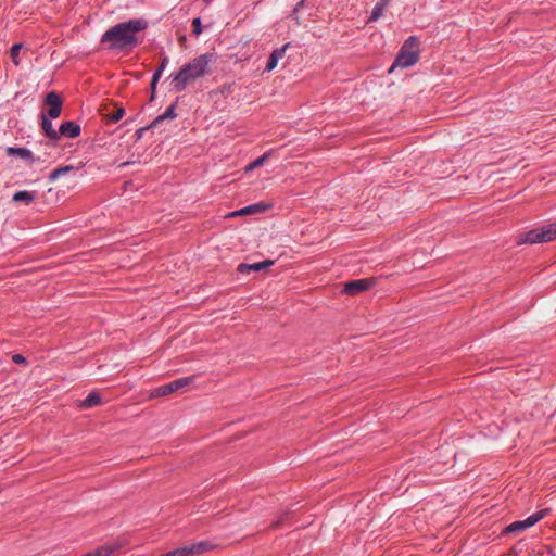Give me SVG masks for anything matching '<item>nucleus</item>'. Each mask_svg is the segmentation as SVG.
Wrapping results in <instances>:
<instances>
[{
    "instance_id": "1",
    "label": "nucleus",
    "mask_w": 556,
    "mask_h": 556,
    "mask_svg": "<svg viewBox=\"0 0 556 556\" xmlns=\"http://www.w3.org/2000/svg\"><path fill=\"white\" fill-rule=\"evenodd\" d=\"M144 28L146 24L139 20L121 23L105 31L102 42L110 49L132 48L138 43L136 35Z\"/></svg>"
},
{
    "instance_id": "2",
    "label": "nucleus",
    "mask_w": 556,
    "mask_h": 556,
    "mask_svg": "<svg viewBox=\"0 0 556 556\" xmlns=\"http://www.w3.org/2000/svg\"><path fill=\"white\" fill-rule=\"evenodd\" d=\"M210 63L211 55L202 54L186 64L172 81L175 89L182 90L190 81L206 75L208 73Z\"/></svg>"
},
{
    "instance_id": "3",
    "label": "nucleus",
    "mask_w": 556,
    "mask_h": 556,
    "mask_svg": "<svg viewBox=\"0 0 556 556\" xmlns=\"http://www.w3.org/2000/svg\"><path fill=\"white\" fill-rule=\"evenodd\" d=\"M421 54L420 41L417 37L407 38L401 46L393 64L388 70L389 74H392L396 68H409L415 66Z\"/></svg>"
},
{
    "instance_id": "4",
    "label": "nucleus",
    "mask_w": 556,
    "mask_h": 556,
    "mask_svg": "<svg viewBox=\"0 0 556 556\" xmlns=\"http://www.w3.org/2000/svg\"><path fill=\"white\" fill-rule=\"evenodd\" d=\"M556 240V220L535 227L526 232H521L516 237V244L521 245H533L549 243Z\"/></svg>"
},
{
    "instance_id": "5",
    "label": "nucleus",
    "mask_w": 556,
    "mask_h": 556,
    "mask_svg": "<svg viewBox=\"0 0 556 556\" xmlns=\"http://www.w3.org/2000/svg\"><path fill=\"white\" fill-rule=\"evenodd\" d=\"M192 380L193 379L191 377H185L172 381L169 383L160 386L150 391L149 399L155 400L170 396L172 394L188 388L191 384Z\"/></svg>"
},
{
    "instance_id": "6",
    "label": "nucleus",
    "mask_w": 556,
    "mask_h": 556,
    "mask_svg": "<svg viewBox=\"0 0 556 556\" xmlns=\"http://www.w3.org/2000/svg\"><path fill=\"white\" fill-rule=\"evenodd\" d=\"M547 511H548V509H542V510L529 516L525 520L513 522L511 525H509L505 528L504 532L511 533V532L523 531V530L534 526L541 519H543L547 515Z\"/></svg>"
},
{
    "instance_id": "7",
    "label": "nucleus",
    "mask_w": 556,
    "mask_h": 556,
    "mask_svg": "<svg viewBox=\"0 0 556 556\" xmlns=\"http://www.w3.org/2000/svg\"><path fill=\"white\" fill-rule=\"evenodd\" d=\"M273 207L271 203H265L260 202L255 203L249 206H245L243 208H240L238 211H233L225 216V218H233V217H241L247 215H254V214H261L269 211Z\"/></svg>"
},
{
    "instance_id": "8",
    "label": "nucleus",
    "mask_w": 556,
    "mask_h": 556,
    "mask_svg": "<svg viewBox=\"0 0 556 556\" xmlns=\"http://www.w3.org/2000/svg\"><path fill=\"white\" fill-rule=\"evenodd\" d=\"M374 282L368 279H361L345 283L343 292L348 295L354 296L364 291L369 290Z\"/></svg>"
},
{
    "instance_id": "9",
    "label": "nucleus",
    "mask_w": 556,
    "mask_h": 556,
    "mask_svg": "<svg viewBox=\"0 0 556 556\" xmlns=\"http://www.w3.org/2000/svg\"><path fill=\"white\" fill-rule=\"evenodd\" d=\"M46 104L49 106L48 114L52 118H56L61 114L62 100L55 92H50L46 97Z\"/></svg>"
},
{
    "instance_id": "10",
    "label": "nucleus",
    "mask_w": 556,
    "mask_h": 556,
    "mask_svg": "<svg viewBox=\"0 0 556 556\" xmlns=\"http://www.w3.org/2000/svg\"><path fill=\"white\" fill-rule=\"evenodd\" d=\"M121 547L122 544L119 543L104 544L89 553L84 554V556H112Z\"/></svg>"
},
{
    "instance_id": "11",
    "label": "nucleus",
    "mask_w": 556,
    "mask_h": 556,
    "mask_svg": "<svg viewBox=\"0 0 556 556\" xmlns=\"http://www.w3.org/2000/svg\"><path fill=\"white\" fill-rule=\"evenodd\" d=\"M60 134L68 138H76L80 134V127L73 122H66L61 125Z\"/></svg>"
},
{
    "instance_id": "12",
    "label": "nucleus",
    "mask_w": 556,
    "mask_h": 556,
    "mask_svg": "<svg viewBox=\"0 0 556 556\" xmlns=\"http://www.w3.org/2000/svg\"><path fill=\"white\" fill-rule=\"evenodd\" d=\"M288 46L282 47L281 49L274 50L269 56V61L267 63L266 70L271 72L277 67L279 59H281L287 50Z\"/></svg>"
},
{
    "instance_id": "13",
    "label": "nucleus",
    "mask_w": 556,
    "mask_h": 556,
    "mask_svg": "<svg viewBox=\"0 0 556 556\" xmlns=\"http://www.w3.org/2000/svg\"><path fill=\"white\" fill-rule=\"evenodd\" d=\"M8 154L9 155H15L20 159H23V160H26V161H31L33 160V154L29 150L27 149H24V148H9L7 150Z\"/></svg>"
},
{
    "instance_id": "14",
    "label": "nucleus",
    "mask_w": 556,
    "mask_h": 556,
    "mask_svg": "<svg viewBox=\"0 0 556 556\" xmlns=\"http://www.w3.org/2000/svg\"><path fill=\"white\" fill-rule=\"evenodd\" d=\"M101 403V397L97 393H90L85 400H83L79 404L80 408H91Z\"/></svg>"
},
{
    "instance_id": "15",
    "label": "nucleus",
    "mask_w": 556,
    "mask_h": 556,
    "mask_svg": "<svg viewBox=\"0 0 556 556\" xmlns=\"http://www.w3.org/2000/svg\"><path fill=\"white\" fill-rule=\"evenodd\" d=\"M75 167L73 165H66V166H61V167H58L55 169H53L50 174H49V180L54 182L56 181L61 176L67 174L68 172L73 170Z\"/></svg>"
},
{
    "instance_id": "16",
    "label": "nucleus",
    "mask_w": 556,
    "mask_h": 556,
    "mask_svg": "<svg viewBox=\"0 0 556 556\" xmlns=\"http://www.w3.org/2000/svg\"><path fill=\"white\" fill-rule=\"evenodd\" d=\"M35 197L29 191H18L13 195V201L24 202L26 205L34 201Z\"/></svg>"
},
{
    "instance_id": "17",
    "label": "nucleus",
    "mask_w": 556,
    "mask_h": 556,
    "mask_svg": "<svg viewBox=\"0 0 556 556\" xmlns=\"http://www.w3.org/2000/svg\"><path fill=\"white\" fill-rule=\"evenodd\" d=\"M42 128L48 137L51 139H58L59 134L53 129L52 123L48 121L46 117L42 119Z\"/></svg>"
},
{
    "instance_id": "18",
    "label": "nucleus",
    "mask_w": 556,
    "mask_h": 556,
    "mask_svg": "<svg viewBox=\"0 0 556 556\" xmlns=\"http://www.w3.org/2000/svg\"><path fill=\"white\" fill-rule=\"evenodd\" d=\"M176 114L174 112V106H170L166 110V112L160 116H157L153 123L151 124V127H154L156 126L157 124H160L162 121L166 119V118H169V119H173L175 118Z\"/></svg>"
},
{
    "instance_id": "19",
    "label": "nucleus",
    "mask_w": 556,
    "mask_h": 556,
    "mask_svg": "<svg viewBox=\"0 0 556 556\" xmlns=\"http://www.w3.org/2000/svg\"><path fill=\"white\" fill-rule=\"evenodd\" d=\"M22 49L21 43H16L11 48L10 55L15 66L20 65V51Z\"/></svg>"
},
{
    "instance_id": "20",
    "label": "nucleus",
    "mask_w": 556,
    "mask_h": 556,
    "mask_svg": "<svg viewBox=\"0 0 556 556\" xmlns=\"http://www.w3.org/2000/svg\"><path fill=\"white\" fill-rule=\"evenodd\" d=\"M273 265V261H265L255 264H250L251 270H261Z\"/></svg>"
},
{
    "instance_id": "21",
    "label": "nucleus",
    "mask_w": 556,
    "mask_h": 556,
    "mask_svg": "<svg viewBox=\"0 0 556 556\" xmlns=\"http://www.w3.org/2000/svg\"><path fill=\"white\" fill-rule=\"evenodd\" d=\"M192 26H193V34L197 36L200 35L202 31L200 18H194L192 22Z\"/></svg>"
},
{
    "instance_id": "22",
    "label": "nucleus",
    "mask_w": 556,
    "mask_h": 556,
    "mask_svg": "<svg viewBox=\"0 0 556 556\" xmlns=\"http://www.w3.org/2000/svg\"><path fill=\"white\" fill-rule=\"evenodd\" d=\"M160 75H161V70H159V71L155 73V75H154V77H153V80H152V83H151V89H152V96H151V99H153L154 91H155V87H156V83H157V80H159V78H160Z\"/></svg>"
},
{
    "instance_id": "23",
    "label": "nucleus",
    "mask_w": 556,
    "mask_h": 556,
    "mask_svg": "<svg viewBox=\"0 0 556 556\" xmlns=\"http://www.w3.org/2000/svg\"><path fill=\"white\" fill-rule=\"evenodd\" d=\"M238 273L248 274L251 270L250 264H240L237 267Z\"/></svg>"
},
{
    "instance_id": "24",
    "label": "nucleus",
    "mask_w": 556,
    "mask_h": 556,
    "mask_svg": "<svg viewBox=\"0 0 556 556\" xmlns=\"http://www.w3.org/2000/svg\"><path fill=\"white\" fill-rule=\"evenodd\" d=\"M124 115V110L122 108H118L116 113L111 117L112 121L117 122L119 121Z\"/></svg>"
},
{
    "instance_id": "25",
    "label": "nucleus",
    "mask_w": 556,
    "mask_h": 556,
    "mask_svg": "<svg viewBox=\"0 0 556 556\" xmlns=\"http://www.w3.org/2000/svg\"><path fill=\"white\" fill-rule=\"evenodd\" d=\"M380 16L379 10H375L369 18V21H376Z\"/></svg>"
},
{
    "instance_id": "26",
    "label": "nucleus",
    "mask_w": 556,
    "mask_h": 556,
    "mask_svg": "<svg viewBox=\"0 0 556 556\" xmlns=\"http://www.w3.org/2000/svg\"><path fill=\"white\" fill-rule=\"evenodd\" d=\"M263 160L262 159H257L254 163L250 164L248 169H252L254 168L255 166H258L260 164H262Z\"/></svg>"
},
{
    "instance_id": "27",
    "label": "nucleus",
    "mask_w": 556,
    "mask_h": 556,
    "mask_svg": "<svg viewBox=\"0 0 556 556\" xmlns=\"http://www.w3.org/2000/svg\"><path fill=\"white\" fill-rule=\"evenodd\" d=\"M15 361H21V357H20V355H16V358H15Z\"/></svg>"
},
{
    "instance_id": "28",
    "label": "nucleus",
    "mask_w": 556,
    "mask_h": 556,
    "mask_svg": "<svg viewBox=\"0 0 556 556\" xmlns=\"http://www.w3.org/2000/svg\"><path fill=\"white\" fill-rule=\"evenodd\" d=\"M15 361H21V357H20V355H16V358H15Z\"/></svg>"
},
{
    "instance_id": "29",
    "label": "nucleus",
    "mask_w": 556,
    "mask_h": 556,
    "mask_svg": "<svg viewBox=\"0 0 556 556\" xmlns=\"http://www.w3.org/2000/svg\"><path fill=\"white\" fill-rule=\"evenodd\" d=\"M81 556H84V555H81Z\"/></svg>"
}]
</instances>
